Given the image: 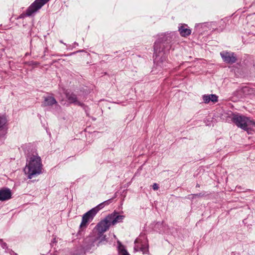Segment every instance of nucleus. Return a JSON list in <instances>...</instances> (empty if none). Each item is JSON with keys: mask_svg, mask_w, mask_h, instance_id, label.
<instances>
[{"mask_svg": "<svg viewBox=\"0 0 255 255\" xmlns=\"http://www.w3.org/2000/svg\"><path fill=\"white\" fill-rule=\"evenodd\" d=\"M25 173L28 175H35L42 173V164L40 157L33 156L30 158L29 162L24 168Z\"/></svg>", "mask_w": 255, "mask_h": 255, "instance_id": "nucleus-1", "label": "nucleus"}, {"mask_svg": "<svg viewBox=\"0 0 255 255\" xmlns=\"http://www.w3.org/2000/svg\"><path fill=\"white\" fill-rule=\"evenodd\" d=\"M233 120L239 128L246 130L248 133L255 128V122L244 116H235Z\"/></svg>", "mask_w": 255, "mask_h": 255, "instance_id": "nucleus-2", "label": "nucleus"}, {"mask_svg": "<svg viewBox=\"0 0 255 255\" xmlns=\"http://www.w3.org/2000/svg\"><path fill=\"white\" fill-rule=\"evenodd\" d=\"M49 0H35V1L26 10V15H31L33 13L40 9Z\"/></svg>", "mask_w": 255, "mask_h": 255, "instance_id": "nucleus-3", "label": "nucleus"}, {"mask_svg": "<svg viewBox=\"0 0 255 255\" xmlns=\"http://www.w3.org/2000/svg\"><path fill=\"white\" fill-rule=\"evenodd\" d=\"M109 218L107 216L97 225V230L100 235L107 231L110 226L112 225Z\"/></svg>", "mask_w": 255, "mask_h": 255, "instance_id": "nucleus-4", "label": "nucleus"}, {"mask_svg": "<svg viewBox=\"0 0 255 255\" xmlns=\"http://www.w3.org/2000/svg\"><path fill=\"white\" fill-rule=\"evenodd\" d=\"M95 214L96 212L94 209H92L85 213L82 217V221L80 225V227H85L87 223L93 219Z\"/></svg>", "mask_w": 255, "mask_h": 255, "instance_id": "nucleus-5", "label": "nucleus"}, {"mask_svg": "<svg viewBox=\"0 0 255 255\" xmlns=\"http://www.w3.org/2000/svg\"><path fill=\"white\" fill-rule=\"evenodd\" d=\"M221 55L225 62L232 64L236 61L237 59L234 53L223 52L221 53Z\"/></svg>", "mask_w": 255, "mask_h": 255, "instance_id": "nucleus-6", "label": "nucleus"}, {"mask_svg": "<svg viewBox=\"0 0 255 255\" xmlns=\"http://www.w3.org/2000/svg\"><path fill=\"white\" fill-rule=\"evenodd\" d=\"M112 225H115L117 223L121 222L124 219V216L118 215L117 213H113L108 215Z\"/></svg>", "mask_w": 255, "mask_h": 255, "instance_id": "nucleus-7", "label": "nucleus"}, {"mask_svg": "<svg viewBox=\"0 0 255 255\" xmlns=\"http://www.w3.org/2000/svg\"><path fill=\"white\" fill-rule=\"evenodd\" d=\"M11 193L9 189H4L0 190V201H5L11 198Z\"/></svg>", "mask_w": 255, "mask_h": 255, "instance_id": "nucleus-8", "label": "nucleus"}, {"mask_svg": "<svg viewBox=\"0 0 255 255\" xmlns=\"http://www.w3.org/2000/svg\"><path fill=\"white\" fill-rule=\"evenodd\" d=\"M218 96L214 94L204 95L203 96V101L206 104H208L210 102L213 103L217 102L218 101Z\"/></svg>", "mask_w": 255, "mask_h": 255, "instance_id": "nucleus-9", "label": "nucleus"}, {"mask_svg": "<svg viewBox=\"0 0 255 255\" xmlns=\"http://www.w3.org/2000/svg\"><path fill=\"white\" fill-rule=\"evenodd\" d=\"M179 31L182 36H186L191 34V30L187 27L186 25H182L179 27Z\"/></svg>", "mask_w": 255, "mask_h": 255, "instance_id": "nucleus-10", "label": "nucleus"}, {"mask_svg": "<svg viewBox=\"0 0 255 255\" xmlns=\"http://www.w3.org/2000/svg\"><path fill=\"white\" fill-rule=\"evenodd\" d=\"M66 97L70 103H75L77 105H80L81 103L77 101V97L75 95L73 94H67Z\"/></svg>", "mask_w": 255, "mask_h": 255, "instance_id": "nucleus-11", "label": "nucleus"}, {"mask_svg": "<svg viewBox=\"0 0 255 255\" xmlns=\"http://www.w3.org/2000/svg\"><path fill=\"white\" fill-rule=\"evenodd\" d=\"M56 103L55 99L51 97L45 99L44 104L46 106L52 105Z\"/></svg>", "mask_w": 255, "mask_h": 255, "instance_id": "nucleus-12", "label": "nucleus"}, {"mask_svg": "<svg viewBox=\"0 0 255 255\" xmlns=\"http://www.w3.org/2000/svg\"><path fill=\"white\" fill-rule=\"evenodd\" d=\"M119 251L121 255H130L123 246L119 247Z\"/></svg>", "mask_w": 255, "mask_h": 255, "instance_id": "nucleus-13", "label": "nucleus"}, {"mask_svg": "<svg viewBox=\"0 0 255 255\" xmlns=\"http://www.w3.org/2000/svg\"><path fill=\"white\" fill-rule=\"evenodd\" d=\"M6 121L5 119L2 117H0V128L4 126L6 124Z\"/></svg>", "mask_w": 255, "mask_h": 255, "instance_id": "nucleus-14", "label": "nucleus"}, {"mask_svg": "<svg viewBox=\"0 0 255 255\" xmlns=\"http://www.w3.org/2000/svg\"><path fill=\"white\" fill-rule=\"evenodd\" d=\"M153 189L154 190H157L158 188V185L156 183H154L152 186Z\"/></svg>", "mask_w": 255, "mask_h": 255, "instance_id": "nucleus-15", "label": "nucleus"}, {"mask_svg": "<svg viewBox=\"0 0 255 255\" xmlns=\"http://www.w3.org/2000/svg\"><path fill=\"white\" fill-rule=\"evenodd\" d=\"M31 176H29V179H31Z\"/></svg>", "mask_w": 255, "mask_h": 255, "instance_id": "nucleus-16", "label": "nucleus"}]
</instances>
